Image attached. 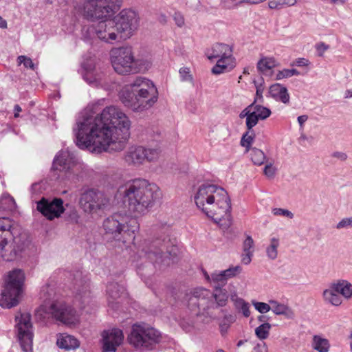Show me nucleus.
<instances>
[{"label":"nucleus","mask_w":352,"mask_h":352,"mask_svg":"<svg viewBox=\"0 0 352 352\" xmlns=\"http://www.w3.org/2000/svg\"><path fill=\"white\" fill-rule=\"evenodd\" d=\"M88 106L78 118L73 131L76 144L92 153L122 151L130 138L131 121L119 107L110 105L97 113Z\"/></svg>","instance_id":"obj_1"},{"label":"nucleus","mask_w":352,"mask_h":352,"mask_svg":"<svg viewBox=\"0 0 352 352\" xmlns=\"http://www.w3.org/2000/svg\"><path fill=\"white\" fill-rule=\"evenodd\" d=\"M226 282L222 271L212 273L211 283L216 285L213 292L200 287L186 293L184 300L188 308L197 316H203L206 323L214 320L213 311L225 307L228 302V292L222 287Z\"/></svg>","instance_id":"obj_2"},{"label":"nucleus","mask_w":352,"mask_h":352,"mask_svg":"<svg viewBox=\"0 0 352 352\" xmlns=\"http://www.w3.org/2000/svg\"><path fill=\"white\" fill-rule=\"evenodd\" d=\"M118 192L123 196L129 211L144 214L160 198L161 192L155 184L143 179H136L120 186Z\"/></svg>","instance_id":"obj_3"},{"label":"nucleus","mask_w":352,"mask_h":352,"mask_svg":"<svg viewBox=\"0 0 352 352\" xmlns=\"http://www.w3.org/2000/svg\"><path fill=\"white\" fill-rule=\"evenodd\" d=\"M157 89L153 82L142 76L136 77L120 92V99L122 104L137 112L151 108L157 101Z\"/></svg>","instance_id":"obj_4"},{"label":"nucleus","mask_w":352,"mask_h":352,"mask_svg":"<svg viewBox=\"0 0 352 352\" xmlns=\"http://www.w3.org/2000/svg\"><path fill=\"white\" fill-rule=\"evenodd\" d=\"M102 228L107 237L126 242L135 239L139 224L136 219L126 213L115 212L104 220Z\"/></svg>","instance_id":"obj_5"},{"label":"nucleus","mask_w":352,"mask_h":352,"mask_svg":"<svg viewBox=\"0 0 352 352\" xmlns=\"http://www.w3.org/2000/svg\"><path fill=\"white\" fill-rule=\"evenodd\" d=\"M36 316L41 318H52L70 326L78 322L76 311L64 301L54 300L41 305L36 312Z\"/></svg>","instance_id":"obj_6"},{"label":"nucleus","mask_w":352,"mask_h":352,"mask_svg":"<svg viewBox=\"0 0 352 352\" xmlns=\"http://www.w3.org/2000/svg\"><path fill=\"white\" fill-rule=\"evenodd\" d=\"M24 280L25 274L23 270L14 269L9 272L1 292L0 306L10 309L18 305L19 298L23 292Z\"/></svg>","instance_id":"obj_7"},{"label":"nucleus","mask_w":352,"mask_h":352,"mask_svg":"<svg viewBox=\"0 0 352 352\" xmlns=\"http://www.w3.org/2000/svg\"><path fill=\"white\" fill-rule=\"evenodd\" d=\"M161 340V333L145 324H134L127 336L128 342L139 350L152 349Z\"/></svg>","instance_id":"obj_8"},{"label":"nucleus","mask_w":352,"mask_h":352,"mask_svg":"<svg viewBox=\"0 0 352 352\" xmlns=\"http://www.w3.org/2000/svg\"><path fill=\"white\" fill-rule=\"evenodd\" d=\"M122 3V0H99L84 3V15L91 21L109 20L120 9Z\"/></svg>","instance_id":"obj_9"},{"label":"nucleus","mask_w":352,"mask_h":352,"mask_svg":"<svg viewBox=\"0 0 352 352\" xmlns=\"http://www.w3.org/2000/svg\"><path fill=\"white\" fill-rule=\"evenodd\" d=\"M232 47L225 43H216L208 51L209 60L218 58L216 65L212 69V73L216 75L229 72L235 67V58L232 55Z\"/></svg>","instance_id":"obj_10"},{"label":"nucleus","mask_w":352,"mask_h":352,"mask_svg":"<svg viewBox=\"0 0 352 352\" xmlns=\"http://www.w3.org/2000/svg\"><path fill=\"white\" fill-rule=\"evenodd\" d=\"M218 199L222 201L221 198ZM223 201L214 199L211 202L210 209H204L203 212L209 218H211L223 230L229 228L232 223L231 217V202L228 192L225 190V198Z\"/></svg>","instance_id":"obj_11"},{"label":"nucleus","mask_w":352,"mask_h":352,"mask_svg":"<svg viewBox=\"0 0 352 352\" xmlns=\"http://www.w3.org/2000/svg\"><path fill=\"white\" fill-rule=\"evenodd\" d=\"M17 338L23 352H33V327L29 313H19L15 316Z\"/></svg>","instance_id":"obj_12"},{"label":"nucleus","mask_w":352,"mask_h":352,"mask_svg":"<svg viewBox=\"0 0 352 352\" xmlns=\"http://www.w3.org/2000/svg\"><path fill=\"white\" fill-rule=\"evenodd\" d=\"M121 39L131 37L139 27L140 19L138 14L132 10H122L113 20Z\"/></svg>","instance_id":"obj_13"},{"label":"nucleus","mask_w":352,"mask_h":352,"mask_svg":"<svg viewBox=\"0 0 352 352\" xmlns=\"http://www.w3.org/2000/svg\"><path fill=\"white\" fill-rule=\"evenodd\" d=\"M134 53L130 46L113 48L110 52V59L115 72L119 74L132 73Z\"/></svg>","instance_id":"obj_14"},{"label":"nucleus","mask_w":352,"mask_h":352,"mask_svg":"<svg viewBox=\"0 0 352 352\" xmlns=\"http://www.w3.org/2000/svg\"><path fill=\"white\" fill-rule=\"evenodd\" d=\"M87 33L89 37L107 44H113L120 40L116 24L113 20L101 21L90 25Z\"/></svg>","instance_id":"obj_15"},{"label":"nucleus","mask_w":352,"mask_h":352,"mask_svg":"<svg viewBox=\"0 0 352 352\" xmlns=\"http://www.w3.org/2000/svg\"><path fill=\"white\" fill-rule=\"evenodd\" d=\"M218 198H225V190L213 184H203L200 186L195 195L197 206L203 212L204 209H210L211 202L214 199L221 202ZM221 201L224 202L223 200Z\"/></svg>","instance_id":"obj_16"},{"label":"nucleus","mask_w":352,"mask_h":352,"mask_svg":"<svg viewBox=\"0 0 352 352\" xmlns=\"http://www.w3.org/2000/svg\"><path fill=\"white\" fill-rule=\"evenodd\" d=\"M80 205L87 212H96L110 206V199L103 192L89 189L81 195Z\"/></svg>","instance_id":"obj_17"},{"label":"nucleus","mask_w":352,"mask_h":352,"mask_svg":"<svg viewBox=\"0 0 352 352\" xmlns=\"http://www.w3.org/2000/svg\"><path fill=\"white\" fill-rule=\"evenodd\" d=\"M150 258L153 260L155 269L164 271L168 267L177 263L180 260V252L176 245H171L165 253L153 252L150 254Z\"/></svg>","instance_id":"obj_18"},{"label":"nucleus","mask_w":352,"mask_h":352,"mask_svg":"<svg viewBox=\"0 0 352 352\" xmlns=\"http://www.w3.org/2000/svg\"><path fill=\"white\" fill-rule=\"evenodd\" d=\"M36 208L38 211L49 220L58 218L65 210L63 201L60 198H54L53 200L50 201L43 197L40 201H37Z\"/></svg>","instance_id":"obj_19"},{"label":"nucleus","mask_w":352,"mask_h":352,"mask_svg":"<svg viewBox=\"0 0 352 352\" xmlns=\"http://www.w3.org/2000/svg\"><path fill=\"white\" fill-rule=\"evenodd\" d=\"M102 336L103 352H115L124 338L122 331L119 329L104 331Z\"/></svg>","instance_id":"obj_20"},{"label":"nucleus","mask_w":352,"mask_h":352,"mask_svg":"<svg viewBox=\"0 0 352 352\" xmlns=\"http://www.w3.org/2000/svg\"><path fill=\"white\" fill-rule=\"evenodd\" d=\"M75 164V156L68 150H62L58 153L53 161L54 170L68 173Z\"/></svg>","instance_id":"obj_21"},{"label":"nucleus","mask_w":352,"mask_h":352,"mask_svg":"<svg viewBox=\"0 0 352 352\" xmlns=\"http://www.w3.org/2000/svg\"><path fill=\"white\" fill-rule=\"evenodd\" d=\"M144 146H131L124 153L123 160L129 166H140L144 164Z\"/></svg>","instance_id":"obj_22"},{"label":"nucleus","mask_w":352,"mask_h":352,"mask_svg":"<svg viewBox=\"0 0 352 352\" xmlns=\"http://www.w3.org/2000/svg\"><path fill=\"white\" fill-rule=\"evenodd\" d=\"M24 243H0V257L4 261L15 260L22 252Z\"/></svg>","instance_id":"obj_23"},{"label":"nucleus","mask_w":352,"mask_h":352,"mask_svg":"<svg viewBox=\"0 0 352 352\" xmlns=\"http://www.w3.org/2000/svg\"><path fill=\"white\" fill-rule=\"evenodd\" d=\"M84 72L83 78L87 83L93 86H98L101 84L103 74L99 72L93 62L82 65Z\"/></svg>","instance_id":"obj_24"},{"label":"nucleus","mask_w":352,"mask_h":352,"mask_svg":"<svg viewBox=\"0 0 352 352\" xmlns=\"http://www.w3.org/2000/svg\"><path fill=\"white\" fill-rule=\"evenodd\" d=\"M269 93L275 100L285 104H289L290 96L286 87L279 83L274 84L270 86Z\"/></svg>","instance_id":"obj_25"},{"label":"nucleus","mask_w":352,"mask_h":352,"mask_svg":"<svg viewBox=\"0 0 352 352\" xmlns=\"http://www.w3.org/2000/svg\"><path fill=\"white\" fill-rule=\"evenodd\" d=\"M153 60L149 55L134 56L131 74L145 73L151 68Z\"/></svg>","instance_id":"obj_26"},{"label":"nucleus","mask_w":352,"mask_h":352,"mask_svg":"<svg viewBox=\"0 0 352 352\" xmlns=\"http://www.w3.org/2000/svg\"><path fill=\"white\" fill-rule=\"evenodd\" d=\"M107 294L109 305L113 304L114 301L126 296L124 287L117 283H111L107 285Z\"/></svg>","instance_id":"obj_27"},{"label":"nucleus","mask_w":352,"mask_h":352,"mask_svg":"<svg viewBox=\"0 0 352 352\" xmlns=\"http://www.w3.org/2000/svg\"><path fill=\"white\" fill-rule=\"evenodd\" d=\"M56 344L59 348L69 351L78 348L80 342L71 335L60 334L57 338Z\"/></svg>","instance_id":"obj_28"},{"label":"nucleus","mask_w":352,"mask_h":352,"mask_svg":"<svg viewBox=\"0 0 352 352\" xmlns=\"http://www.w3.org/2000/svg\"><path fill=\"white\" fill-rule=\"evenodd\" d=\"M16 223L8 217H0V232L4 234V240H13Z\"/></svg>","instance_id":"obj_29"},{"label":"nucleus","mask_w":352,"mask_h":352,"mask_svg":"<svg viewBox=\"0 0 352 352\" xmlns=\"http://www.w3.org/2000/svg\"><path fill=\"white\" fill-rule=\"evenodd\" d=\"M338 294L346 299L352 297V284L346 280H338L331 285Z\"/></svg>","instance_id":"obj_30"},{"label":"nucleus","mask_w":352,"mask_h":352,"mask_svg":"<svg viewBox=\"0 0 352 352\" xmlns=\"http://www.w3.org/2000/svg\"><path fill=\"white\" fill-rule=\"evenodd\" d=\"M252 109L253 107L252 106H248L239 113V118L241 119L244 118H246L245 125L249 131L252 130V128L257 124L259 120L254 113L252 111Z\"/></svg>","instance_id":"obj_31"},{"label":"nucleus","mask_w":352,"mask_h":352,"mask_svg":"<svg viewBox=\"0 0 352 352\" xmlns=\"http://www.w3.org/2000/svg\"><path fill=\"white\" fill-rule=\"evenodd\" d=\"M162 149L159 145L155 146H144V162H157L161 155Z\"/></svg>","instance_id":"obj_32"},{"label":"nucleus","mask_w":352,"mask_h":352,"mask_svg":"<svg viewBox=\"0 0 352 352\" xmlns=\"http://www.w3.org/2000/svg\"><path fill=\"white\" fill-rule=\"evenodd\" d=\"M311 347L318 352H329L330 349L329 341L319 335H314L312 338Z\"/></svg>","instance_id":"obj_33"},{"label":"nucleus","mask_w":352,"mask_h":352,"mask_svg":"<svg viewBox=\"0 0 352 352\" xmlns=\"http://www.w3.org/2000/svg\"><path fill=\"white\" fill-rule=\"evenodd\" d=\"M279 65L274 57L263 56L257 63V69L261 73H265Z\"/></svg>","instance_id":"obj_34"},{"label":"nucleus","mask_w":352,"mask_h":352,"mask_svg":"<svg viewBox=\"0 0 352 352\" xmlns=\"http://www.w3.org/2000/svg\"><path fill=\"white\" fill-rule=\"evenodd\" d=\"M76 286V298L81 301L83 305L88 303L90 299L89 284L85 281L82 285H77Z\"/></svg>","instance_id":"obj_35"},{"label":"nucleus","mask_w":352,"mask_h":352,"mask_svg":"<svg viewBox=\"0 0 352 352\" xmlns=\"http://www.w3.org/2000/svg\"><path fill=\"white\" fill-rule=\"evenodd\" d=\"M323 298L324 300L333 306H339L342 303V299L338 294L331 285L329 289L323 292Z\"/></svg>","instance_id":"obj_36"},{"label":"nucleus","mask_w":352,"mask_h":352,"mask_svg":"<svg viewBox=\"0 0 352 352\" xmlns=\"http://www.w3.org/2000/svg\"><path fill=\"white\" fill-rule=\"evenodd\" d=\"M231 300L234 302L236 309H241L243 315L248 318L250 316V305L246 302L243 299L238 298L236 294H231Z\"/></svg>","instance_id":"obj_37"},{"label":"nucleus","mask_w":352,"mask_h":352,"mask_svg":"<svg viewBox=\"0 0 352 352\" xmlns=\"http://www.w3.org/2000/svg\"><path fill=\"white\" fill-rule=\"evenodd\" d=\"M0 208L3 210L13 211L16 208V202L8 194H3L0 199Z\"/></svg>","instance_id":"obj_38"},{"label":"nucleus","mask_w":352,"mask_h":352,"mask_svg":"<svg viewBox=\"0 0 352 352\" xmlns=\"http://www.w3.org/2000/svg\"><path fill=\"white\" fill-rule=\"evenodd\" d=\"M249 151L250 159L255 165L261 166L264 163L265 155L261 149L252 148Z\"/></svg>","instance_id":"obj_39"},{"label":"nucleus","mask_w":352,"mask_h":352,"mask_svg":"<svg viewBox=\"0 0 352 352\" xmlns=\"http://www.w3.org/2000/svg\"><path fill=\"white\" fill-rule=\"evenodd\" d=\"M249 106H252L253 109L252 111L258 117L259 120H265L271 115V111L270 109L265 107L259 104H254V102L252 103Z\"/></svg>","instance_id":"obj_40"},{"label":"nucleus","mask_w":352,"mask_h":352,"mask_svg":"<svg viewBox=\"0 0 352 352\" xmlns=\"http://www.w3.org/2000/svg\"><path fill=\"white\" fill-rule=\"evenodd\" d=\"M272 326L268 322H264L255 329V334L260 340H265L270 335V330Z\"/></svg>","instance_id":"obj_41"},{"label":"nucleus","mask_w":352,"mask_h":352,"mask_svg":"<svg viewBox=\"0 0 352 352\" xmlns=\"http://www.w3.org/2000/svg\"><path fill=\"white\" fill-rule=\"evenodd\" d=\"M253 246L251 243H245L243 247V253L242 254L241 261L245 265H248L252 261L253 255Z\"/></svg>","instance_id":"obj_42"},{"label":"nucleus","mask_w":352,"mask_h":352,"mask_svg":"<svg viewBox=\"0 0 352 352\" xmlns=\"http://www.w3.org/2000/svg\"><path fill=\"white\" fill-rule=\"evenodd\" d=\"M254 138V133L252 130H248L245 134H243L241 140V144L242 146L246 148L247 151L250 150V147L253 142Z\"/></svg>","instance_id":"obj_43"},{"label":"nucleus","mask_w":352,"mask_h":352,"mask_svg":"<svg viewBox=\"0 0 352 352\" xmlns=\"http://www.w3.org/2000/svg\"><path fill=\"white\" fill-rule=\"evenodd\" d=\"M242 272V267L239 265L232 266L226 270H223L222 273L224 274L226 280L234 278Z\"/></svg>","instance_id":"obj_44"},{"label":"nucleus","mask_w":352,"mask_h":352,"mask_svg":"<svg viewBox=\"0 0 352 352\" xmlns=\"http://www.w3.org/2000/svg\"><path fill=\"white\" fill-rule=\"evenodd\" d=\"M331 157L336 162L344 163L349 160L348 154L342 151H334L331 153Z\"/></svg>","instance_id":"obj_45"},{"label":"nucleus","mask_w":352,"mask_h":352,"mask_svg":"<svg viewBox=\"0 0 352 352\" xmlns=\"http://www.w3.org/2000/svg\"><path fill=\"white\" fill-rule=\"evenodd\" d=\"M278 243H270L266 248V254L267 257L271 260L276 258L278 255Z\"/></svg>","instance_id":"obj_46"},{"label":"nucleus","mask_w":352,"mask_h":352,"mask_svg":"<svg viewBox=\"0 0 352 352\" xmlns=\"http://www.w3.org/2000/svg\"><path fill=\"white\" fill-rule=\"evenodd\" d=\"M338 230L352 228V217L342 219L336 226Z\"/></svg>","instance_id":"obj_47"},{"label":"nucleus","mask_w":352,"mask_h":352,"mask_svg":"<svg viewBox=\"0 0 352 352\" xmlns=\"http://www.w3.org/2000/svg\"><path fill=\"white\" fill-rule=\"evenodd\" d=\"M272 214L275 216H283L290 219L294 218V214L287 209L275 208L272 209Z\"/></svg>","instance_id":"obj_48"},{"label":"nucleus","mask_w":352,"mask_h":352,"mask_svg":"<svg viewBox=\"0 0 352 352\" xmlns=\"http://www.w3.org/2000/svg\"><path fill=\"white\" fill-rule=\"evenodd\" d=\"M19 65L23 64L25 68H29L34 70L35 65L32 62V60L25 56H19L17 58Z\"/></svg>","instance_id":"obj_49"},{"label":"nucleus","mask_w":352,"mask_h":352,"mask_svg":"<svg viewBox=\"0 0 352 352\" xmlns=\"http://www.w3.org/2000/svg\"><path fill=\"white\" fill-rule=\"evenodd\" d=\"M254 308L261 314L268 312L271 309L270 305L262 302H252Z\"/></svg>","instance_id":"obj_50"},{"label":"nucleus","mask_w":352,"mask_h":352,"mask_svg":"<svg viewBox=\"0 0 352 352\" xmlns=\"http://www.w3.org/2000/svg\"><path fill=\"white\" fill-rule=\"evenodd\" d=\"M272 305V310L276 315H282L284 313V310L286 308V305L280 304L274 300L270 301Z\"/></svg>","instance_id":"obj_51"},{"label":"nucleus","mask_w":352,"mask_h":352,"mask_svg":"<svg viewBox=\"0 0 352 352\" xmlns=\"http://www.w3.org/2000/svg\"><path fill=\"white\" fill-rule=\"evenodd\" d=\"M180 325L186 332H191L195 328V322L189 318L182 320Z\"/></svg>","instance_id":"obj_52"},{"label":"nucleus","mask_w":352,"mask_h":352,"mask_svg":"<svg viewBox=\"0 0 352 352\" xmlns=\"http://www.w3.org/2000/svg\"><path fill=\"white\" fill-rule=\"evenodd\" d=\"M276 168L272 164H267L263 170V173L268 178H273L276 174Z\"/></svg>","instance_id":"obj_53"},{"label":"nucleus","mask_w":352,"mask_h":352,"mask_svg":"<svg viewBox=\"0 0 352 352\" xmlns=\"http://www.w3.org/2000/svg\"><path fill=\"white\" fill-rule=\"evenodd\" d=\"M159 239L163 242H172V241H176L177 238L175 232L166 231L164 233L163 236Z\"/></svg>","instance_id":"obj_54"},{"label":"nucleus","mask_w":352,"mask_h":352,"mask_svg":"<svg viewBox=\"0 0 352 352\" xmlns=\"http://www.w3.org/2000/svg\"><path fill=\"white\" fill-rule=\"evenodd\" d=\"M179 74L182 80H191L192 76L190 74L189 69L187 67H183L179 69Z\"/></svg>","instance_id":"obj_55"},{"label":"nucleus","mask_w":352,"mask_h":352,"mask_svg":"<svg viewBox=\"0 0 352 352\" xmlns=\"http://www.w3.org/2000/svg\"><path fill=\"white\" fill-rule=\"evenodd\" d=\"M290 71L289 69H284L283 70L278 71L276 75V80H282L283 78H290Z\"/></svg>","instance_id":"obj_56"},{"label":"nucleus","mask_w":352,"mask_h":352,"mask_svg":"<svg viewBox=\"0 0 352 352\" xmlns=\"http://www.w3.org/2000/svg\"><path fill=\"white\" fill-rule=\"evenodd\" d=\"M316 49L318 52L319 56H322L324 52L329 49V45L323 42H320L316 45Z\"/></svg>","instance_id":"obj_57"},{"label":"nucleus","mask_w":352,"mask_h":352,"mask_svg":"<svg viewBox=\"0 0 352 352\" xmlns=\"http://www.w3.org/2000/svg\"><path fill=\"white\" fill-rule=\"evenodd\" d=\"M254 352H267V346L263 342L258 343L254 347Z\"/></svg>","instance_id":"obj_58"},{"label":"nucleus","mask_w":352,"mask_h":352,"mask_svg":"<svg viewBox=\"0 0 352 352\" xmlns=\"http://www.w3.org/2000/svg\"><path fill=\"white\" fill-rule=\"evenodd\" d=\"M309 64V61L304 58H297L292 65H296L298 67H304L307 66Z\"/></svg>","instance_id":"obj_59"},{"label":"nucleus","mask_w":352,"mask_h":352,"mask_svg":"<svg viewBox=\"0 0 352 352\" xmlns=\"http://www.w3.org/2000/svg\"><path fill=\"white\" fill-rule=\"evenodd\" d=\"M268 7L272 10L282 9L281 3L279 1L271 0L268 1Z\"/></svg>","instance_id":"obj_60"},{"label":"nucleus","mask_w":352,"mask_h":352,"mask_svg":"<svg viewBox=\"0 0 352 352\" xmlns=\"http://www.w3.org/2000/svg\"><path fill=\"white\" fill-rule=\"evenodd\" d=\"M174 20L178 27L181 28L184 25V16L179 13L175 14Z\"/></svg>","instance_id":"obj_61"},{"label":"nucleus","mask_w":352,"mask_h":352,"mask_svg":"<svg viewBox=\"0 0 352 352\" xmlns=\"http://www.w3.org/2000/svg\"><path fill=\"white\" fill-rule=\"evenodd\" d=\"M282 8L285 7H291L296 4L297 0H280Z\"/></svg>","instance_id":"obj_62"},{"label":"nucleus","mask_w":352,"mask_h":352,"mask_svg":"<svg viewBox=\"0 0 352 352\" xmlns=\"http://www.w3.org/2000/svg\"><path fill=\"white\" fill-rule=\"evenodd\" d=\"M223 320L226 323L232 324L235 322L236 316L232 314H224Z\"/></svg>","instance_id":"obj_63"},{"label":"nucleus","mask_w":352,"mask_h":352,"mask_svg":"<svg viewBox=\"0 0 352 352\" xmlns=\"http://www.w3.org/2000/svg\"><path fill=\"white\" fill-rule=\"evenodd\" d=\"M284 313L282 314V315L285 316L289 319H293L294 318V312L289 308L287 306L285 309Z\"/></svg>","instance_id":"obj_64"}]
</instances>
